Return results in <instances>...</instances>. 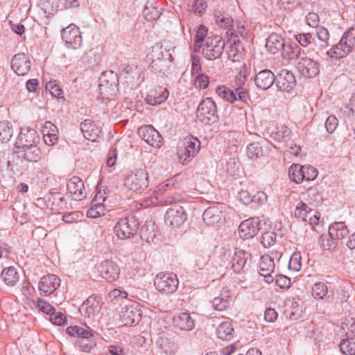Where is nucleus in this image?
Masks as SVG:
<instances>
[{"mask_svg":"<svg viewBox=\"0 0 355 355\" xmlns=\"http://www.w3.org/2000/svg\"><path fill=\"white\" fill-rule=\"evenodd\" d=\"M171 53L162 44L157 43L152 46L147 55L150 70L158 74L166 75L171 62Z\"/></svg>","mask_w":355,"mask_h":355,"instance_id":"nucleus-1","label":"nucleus"},{"mask_svg":"<svg viewBox=\"0 0 355 355\" xmlns=\"http://www.w3.org/2000/svg\"><path fill=\"white\" fill-rule=\"evenodd\" d=\"M353 31L352 29L345 32L340 42L327 51V55L336 60L346 57L352 51L355 44V37L353 35Z\"/></svg>","mask_w":355,"mask_h":355,"instance_id":"nucleus-2","label":"nucleus"},{"mask_svg":"<svg viewBox=\"0 0 355 355\" xmlns=\"http://www.w3.org/2000/svg\"><path fill=\"white\" fill-rule=\"evenodd\" d=\"M196 116L202 123L211 125L218 120L216 103L211 98L201 101L196 110Z\"/></svg>","mask_w":355,"mask_h":355,"instance_id":"nucleus-3","label":"nucleus"},{"mask_svg":"<svg viewBox=\"0 0 355 355\" xmlns=\"http://www.w3.org/2000/svg\"><path fill=\"white\" fill-rule=\"evenodd\" d=\"M140 226L139 218L134 216L120 218L114 226V231L121 239L134 236Z\"/></svg>","mask_w":355,"mask_h":355,"instance_id":"nucleus-4","label":"nucleus"},{"mask_svg":"<svg viewBox=\"0 0 355 355\" xmlns=\"http://www.w3.org/2000/svg\"><path fill=\"white\" fill-rule=\"evenodd\" d=\"M179 281L173 272H160L155 276L154 284L156 289L163 294L173 293L178 288Z\"/></svg>","mask_w":355,"mask_h":355,"instance_id":"nucleus-5","label":"nucleus"},{"mask_svg":"<svg viewBox=\"0 0 355 355\" xmlns=\"http://www.w3.org/2000/svg\"><path fill=\"white\" fill-rule=\"evenodd\" d=\"M148 175L143 168L131 171L125 178L124 185L130 191H139L144 190L148 185Z\"/></svg>","mask_w":355,"mask_h":355,"instance_id":"nucleus-6","label":"nucleus"},{"mask_svg":"<svg viewBox=\"0 0 355 355\" xmlns=\"http://www.w3.org/2000/svg\"><path fill=\"white\" fill-rule=\"evenodd\" d=\"M225 42L219 35H214L206 39L202 47V54L205 58L212 60L218 58L223 53Z\"/></svg>","mask_w":355,"mask_h":355,"instance_id":"nucleus-7","label":"nucleus"},{"mask_svg":"<svg viewBox=\"0 0 355 355\" xmlns=\"http://www.w3.org/2000/svg\"><path fill=\"white\" fill-rule=\"evenodd\" d=\"M99 89L101 93L113 95L118 91L119 77L113 71H105L100 79Z\"/></svg>","mask_w":355,"mask_h":355,"instance_id":"nucleus-8","label":"nucleus"},{"mask_svg":"<svg viewBox=\"0 0 355 355\" xmlns=\"http://www.w3.org/2000/svg\"><path fill=\"white\" fill-rule=\"evenodd\" d=\"M62 38L69 48L77 49L82 46L81 33L79 28L73 24L62 30Z\"/></svg>","mask_w":355,"mask_h":355,"instance_id":"nucleus-9","label":"nucleus"},{"mask_svg":"<svg viewBox=\"0 0 355 355\" xmlns=\"http://www.w3.org/2000/svg\"><path fill=\"white\" fill-rule=\"evenodd\" d=\"M139 136L148 144L155 148H160L163 143V139L159 132L152 125H147L138 129Z\"/></svg>","mask_w":355,"mask_h":355,"instance_id":"nucleus-10","label":"nucleus"},{"mask_svg":"<svg viewBox=\"0 0 355 355\" xmlns=\"http://www.w3.org/2000/svg\"><path fill=\"white\" fill-rule=\"evenodd\" d=\"M216 92L220 98L231 103H234L236 101L243 102L246 101L247 91L243 87L232 90L225 86H219L216 88Z\"/></svg>","mask_w":355,"mask_h":355,"instance_id":"nucleus-11","label":"nucleus"},{"mask_svg":"<svg viewBox=\"0 0 355 355\" xmlns=\"http://www.w3.org/2000/svg\"><path fill=\"white\" fill-rule=\"evenodd\" d=\"M165 223L171 227H179L187 219V214L181 205H175L169 208L164 216Z\"/></svg>","mask_w":355,"mask_h":355,"instance_id":"nucleus-12","label":"nucleus"},{"mask_svg":"<svg viewBox=\"0 0 355 355\" xmlns=\"http://www.w3.org/2000/svg\"><path fill=\"white\" fill-rule=\"evenodd\" d=\"M297 69L302 76L309 78L315 77L320 72L319 64L306 56L300 58Z\"/></svg>","mask_w":355,"mask_h":355,"instance_id":"nucleus-13","label":"nucleus"},{"mask_svg":"<svg viewBox=\"0 0 355 355\" xmlns=\"http://www.w3.org/2000/svg\"><path fill=\"white\" fill-rule=\"evenodd\" d=\"M200 148V142L197 138L185 139L184 148L178 152L180 159L184 164L188 162L190 159L194 157L198 153Z\"/></svg>","mask_w":355,"mask_h":355,"instance_id":"nucleus-14","label":"nucleus"},{"mask_svg":"<svg viewBox=\"0 0 355 355\" xmlns=\"http://www.w3.org/2000/svg\"><path fill=\"white\" fill-rule=\"evenodd\" d=\"M275 83L280 91L290 92L295 88L296 80L292 72L286 69H282L275 76Z\"/></svg>","mask_w":355,"mask_h":355,"instance_id":"nucleus-15","label":"nucleus"},{"mask_svg":"<svg viewBox=\"0 0 355 355\" xmlns=\"http://www.w3.org/2000/svg\"><path fill=\"white\" fill-rule=\"evenodd\" d=\"M98 272L102 278L109 282H113L119 278L120 269L112 260H104L98 266Z\"/></svg>","mask_w":355,"mask_h":355,"instance_id":"nucleus-16","label":"nucleus"},{"mask_svg":"<svg viewBox=\"0 0 355 355\" xmlns=\"http://www.w3.org/2000/svg\"><path fill=\"white\" fill-rule=\"evenodd\" d=\"M40 141V137L33 128H22L18 135L16 145L18 148L28 147L34 144H37Z\"/></svg>","mask_w":355,"mask_h":355,"instance_id":"nucleus-17","label":"nucleus"},{"mask_svg":"<svg viewBox=\"0 0 355 355\" xmlns=\"http://www.w3.org/2000/svg\"><path fill=\"white\" fill-rule=\"evenodd\" d=\"M259 225V218H250L243 220L239 227V236L243 239L252 238L258 234Z\"/></svg>","mask_w":355,"mask_h":355,"instance_id":"nucleus-18","label":"nucleus"},{"mask_svg":"<svg viewBox=\"0 0 355 355\" xmlns=\"http://www.w3.org/2000/svg\"><path fill=\"white\" fill-rule=\"evenodd\" d=\"M119 316L123 325L133 326L141 320V313L134 306H126L122 308Z\"/></svg>","mask_w":355,"mask_h":355,"instance_id":"nucleus-19","label":"nucleus"},{"mask_svg":"<svg viewBox=\"0 0 355 355\" xmlns=\"http://www.w3.org/2000/svg\"><path fill=\"white\" fill-rule=\"evenodd\" d=\"M80 130L86 139L94 141L101 133V123L86 119L80 123Z\"/></svg>","mask_w":355,"mask_h":355,"instance_id":"nucleus-20","label":"nucleus"},{"mask_svg":"<svg viewBox=\"0 0 355 355\" xmlns=\"http://www.w3.org/2000/svg\"><path fill=\"white\" fill-rule=\"evenodd\" d=\"M11 67L18 76L26 75L31 69V60L24 53L15 55L11 61Z\"/></svg>","mask_w":355,"mask_h":355,"instance_id":"nucleus-21","label":"nucleus"},{"mask_svg":"<svg viewBox=\"0 0 355 355\" xmlns=\"http://www.w3.org/2000/svg\"><path fill=\"white\" fill-rule=\"evenodd\" d=\"M101 304L96 296L90 295L79 308L80 314L85 318H91L100 313Z\"/></svg>","mask_w":355,"mask_h":355,"instance_id":"nucleus-22","label":"nucleus"},{"mask_svg":"<svg viewBox=\"0 0 355 355\" xmlns=\"http://www.w3.org/2000/svg\"><path fill=\"white\" fill-rule=\"evenodd\" d=\"M67 189L72 198L81 200L86 197L83 181L77 176H73L67 182Z\"/></svg>","mask_w":355,"mask_h":355,"instance_id":"nucleus-23","label":"nucleus"},{"mask_svg":"<svg viewBox=\"0 0 355 355\" xmlns=\"http://www.w3.org/2000/svg\"><path fill=\"white\" fill-rule=\"evenodd\" d=\"M24 151V158L32 162L38 164L40 167L38 169L42 171L46 169L48 164L44 159H41V150L37 144L28 146V147L22 148Z\"/></svg>","mask_w":355,"mask_h":355,"instance_id":"nucleus-24","label":"nucleus"},{"mask_svg":"<svg viewBox=\"0 0 355 355\" xmlns=\"http://www.w3.org/2000/svg\"><path fill=\"white\" fill-rule=\"evenodd\" d=\"M60 279L58 276L55 275H48L41 278L38 288L45 295H49L60 286Z\"/></svg>","mask_w":355,"mask_h":355,"instance_id":"nucleus-25","label":"nucleus"},{"mask_svg":"<svg viewBox=\"0 0 355 355\" xmlns=\"http://www.w3.org/2000/svg\"><path fill=\"white\" fill-rule=\"evenodd\" d=\"M286 45L284 38L279 34L272 33L266 39V48L272 55L283 51Z\"/></svg>","mask_w":355,"mask_h":355,"instance_id":"nucleus-26","label":"nucleus"},{"mask_svg":"<svg viewBox=\"0 0 355 355\" xmlns=\"http://www.w3.org/2000/svg\"><path fill=\"white\" fill-rule=\"evenodd\" d=\"M172 325L182 331H191L195 327V321L189 313L184 312L173 316Z\"/></svg>","mask_w":355,"mask_h":355,"instance_id":"nucleus-27","label":"nucleus"},{"mask_svg":"<svg viewBox=\"0 0 355 355\" xmlns=\"http://www.w3.org/2000/svg\"><path fill=\"white\" fill-rule=\"evenodd\" d=\"M254 79L257 87L263 90H267L275 83V76L269 69L259 71Z\"/></svg>","mask_w":355,"mask_h":355,"instance_id":"nucleus-28","label":"nucleus"},{"mask_svg":"<svg viewBox=\"0 0 355 355\" xmlns=\"http://www.w3.org/2000/svg\"><path fill=\"white\" fill-rule=\"evenodd\" d=\"M168 91L167 89L158 87L156 89H151L147 94L145 101L147 104L150 105H157L164 102L168 97Z\"/></svg>","mask_w":355,"mask_h":355,"instance_id":"nucleus-29","label":"nucleus"},{"mask_svg":"<svg viewBox=\"0 0 355 355\" xmlns=\"http://www.w3.org/2000/svg\"><path fill=\"white\" fill-rule=\"evenodd\" d=\"M251 257V254L245 250H237L233 254L231 263L232 268L235 273L241 272L247 263V261Z\"/></svg>","mask_w":355,"mask_h":355,"instance_id":"nucleus-30","label":"nucleus"},{"mask_svg":"<svg viewBox=\"0 0 355 355\" xmlns=\"http://www.w3.org/2000/svg\"><path fill=\"white\" fill-rule=\"evenodd\" d=\"M42 132L44 141L48 146H53L57 142L58 139V129L51 121L45 123Z\"/></svg>","mask_w":355,"mask_h":355,"instance_id":"nucleus-31","label":"nucleus"},{"mask_svg":"<svg viewBox=\"0 0 355 355\" xmlns=\"http://www.w3.org/2000/svg\"><path fill=\"white\" fill-rule=\"evenodd\" d=\"M259 270H266L267 275H264V281L267 284H270L274 281L272 273H275V263L269 255H264L261 257Z\"/></svg>","mask_w":355,"mask_h":355,"instance_id":"nucleus-32","label":"nucleus"},{"mask_svg":"<svg viewBox=\"0 0 355 355\" xmlns=\"http://www.w3.org/2000/svg\"><path fill=\"white\" fill-rule=\"evenodd\" d=\"M232 301V297L230 295V291L223 288L220 295L214 298L212 305L215 310L223 311L230 306Z\"/></svg>","mask_w":355,"mask_h":355,"instance_id":"nucleus-33","label":"nucleus"},{"mask_svg":"<svg viewBox=\"0 0 355 355\" xmlns=\"http://www.w3.org/2000/svg\"><path fill=\"white\" fill-rule=\"evenodd\" d=\"M45 202L46 207L51 210H59L64 203V198L59 193H50L44 198L37 199V202Z\"/></svg>","mask_w":355,"mask_h":355,"instance_id":"nucleus-34","label":"nucleus"},{"mask_svg":"<svg viewBox=\"0 0 355 355\" xmlns=\"http://www.w3.org/2000/svg\"><path fill=\"white\" fill-rule=\"evenodd\" d=\"M202 218L205 223L208 225H215L220 223L223 214L218 208L213 207L205 210Z\"/></svg>","mask_w":355,"mask_h":355,"instance_id":"nucleus-35","label":"nucleus"},{"mask_svg":"<svg viewBox=\"0 0 355 355\" xmlns=\"http://www.w3.org/2000/svg\"><path fill=\"white\" fill-rule=\"evenodd\" d=\"M328 234L336 240H341L349 235V230L344 223L336 222L329 225Z\"/></svg>","mask_w":355,"mask_h":355,"instance_id":"nucleus-36","label":"nucleus"},{"mask_svg":"<svg viewBox=\"0 0 355 355\" xmlns=\"http://www.w3.org/2000/svg\"><path fill=\"white\" fill-rule=\"evenodd\" d=\"M67 333L71 336H77L80 338H89L93 337L92 329L87 325L70 326L66 329Z\"/></svg>","mask_w":355,"mask_h":355,"instance_id":"nucleus-37","label":"nucleus"},{"mask_svg":"<svg viewBox=\"0 0 355 355\" xmlns=\"http://www.w3.org/2000/svg\"><path fill=\"white\" fill-rule=\"evenodd\" d=\"M214 19L218 26L220 28L228 30L227 33V34L230 32L231 35H233V31H232L233 27V19L228 14L221 12L220 11H216L214 13Z\"/></svg>","mask_w":355,"mask_h":355,"instance_id":"nucleus-38","label":"nucleus"},{"mask_svg":"<svg viewBox=\"0 0 355 355\" xmlns=\"http://www.w3.org/2000/svg\"><path fill=\"white\" fill-rule=\"evenodd\" d=\"M157 345L159 348L166 354H175L178 349L176 343L167 337L161 336L157 340Z\"/></svg>","mask_w":355,"mask_h":355,"instance_id":"nucleus-39","label":"nucleus"},{"mask_svg":"<svg viewBox=\"0 0 355 355\" xmlns=\"http://www.w3.org/2000/svg\"><path fill=\"white\" fill-rule=\"evenodd\" d=\"M156 225L154 222L147 221L141 228V238L148 243L153 242L156 236Z\"/></svg>","mask_w":355,"mask_h":355,"instance_id":"nucleus-40","label":"nucleus"},{"mask_svg":"<svg viewBox=\"0 0 355 355\" xmlns=\"http://www.w3.org/2000/svg\"><path fill=\"white\" fill-rule=\"evenodd\" d=\"M144 18L148 21L157 20L161 15V11L156 6V3L153 0L148 1L143 10Z\"/></svg>","mask_w":355,"mask_h":355,"instance_id":"nucleus-41","label":"nucleus"},{"mask_svg":"<svg viewBox=\"0 0 355 355\" xmlns=\"http://www.w3.org/2000/svg\"><path fill=\"white\" fill-rule=\"evenodd\" d=\"M284 314L286 317L290 320H297L302 316L303 305L293 301L289 306L286 307L284 311Z\"/></svg>","mask_w":355,"mask_h":355,"instance_id":"nucleus-42","label":"nucleus"},{"mask_svg":"<svg viewBox=\"0 0 355 355\" xmlns=\"http://www.w3.org/2000/svg\"><path fill=\"white\" fill-rule=\"evenodd\" d=\"M234 329L231 322L224 321L220 324L216 329V334L218 338L222 340H229L233 338Z\"/></svg>","mask_w":355,"mask_h":355,"instance_id":"nucleus-43","label":"nucleus"},{"mask_svg":"<svg viewBox=\"0 0 355 355\" xmlns=\"http://www.w3.org/2000/svg\"><path fill=\"white\" fill-rule=\"evenodd\" d=\"M301 51V48L297 44H291L285 45L282 55L286 60H296L300 58Z\"/></svg>","mask_w":355,"mask_h":355,"instance_id":"nucleus-44","label":"nucleus"},{"mask_svg":"<svg viewBox=\"0 0 355 355\" xmlns=\"http://www.w3.org/2000/svg\"><path fill=\"white\" fill-rule=\"evenodd\" d=\"M1 277L8 286H13L19 278L16 268L14 267L4 268L1 273Z\"/></svg>","mask_w":355,"mask_h":355,"instance_id":"nucleus-45","label":"nucleus"},{"mask_svg":"<svg viewBox=\"0 0 355 355\" xmlns=\"http://www.w3.org/2000/svg\"><path fill=\"white\" fill-rule=\"evenodd\" d=\"M288 174L291 180L297 184L304 180L303 166L299 164L291 165L288 170Z\"/></svg>","mask_w":355,"mask_h":355,"instance_id":"nucleus-46","label":"nucleus"},{"mask_svg":"<svg viewBox=\"0 0 355 355\" xmlns=\"http://www.w3.org/2000/svg\"><path fill=\"white\" fill-rule=\"evenodd\" d=\"M12 135V125L6 121H0V141L3 143L8 141Z\"/></svg>","mask_w":355,"mask_h":355,"instance_id":"nucleus-47","label":"nucleus"},{"mask_svg":"<svg viewBox=\"0 0 355 355\" xmlns=\"http://www.w3.org/2000/svg\"><path fill=\"white\" fill-rule=\"evenodd\" d=\"M339 347L343 354L355 355V341L352 338L343 339Z\"/></svg>","mask_w":355,"mask_h":355,"instance_id":"nucleus-48","label":"nucleus"},{"mask_svg":"<svg viewBox=\"0 0 355 355\" xmlns=\"http://www.w3.org/2000/svg\"><path fill=\"white\" fill-rule=\"evenodd\" d=\"M311 212V209H310L306 203L300 202L296 206L295 216L298 218H302L304 221H306Z\"/></svg>","mask_w":355,"mask_h":355,"instance_id":"nucleus-49","label":"nucleus"},{"mask_svg":"<svg viewBox=\"0 0 355 355\" xmlns=\"http://www.w3.org/2000/svg\"><path fill=\"white\" fill-rule=\"evenodd\" d=\"M95 345L92 338H80L76 342V347L84 352H89Z\"/></svg>","mask_w":355,"mask_h":355,"instance_id":"nucleus-50","label":"nucleus"},{"mask_svg":"<svg viewBox=\"0 0 355 355\" xmlns=\"http://www.w3.org/2000/svg\"><path fill=\"white\" fill-rule=\"evenodd\" d=\"M290 134V129L285 125L277 127L276 131L272 132L274 139L279 142L284 141L289 137Z\"/></svg>","mask_w":355,"mask_h":355,"instance_id":"nucleus-51","label":"nucleus"},{"mask_svg":"<svg viewBox=\"0 0 355 355\" xmlns=\"http://www.w3.org/2000/svg\"><path fill=\"white\" fill-rule=\"evenodd\" d=\"M327 286L324 283H315L312 288V295L315 298L322 299L327 293Z\"/></svg>","mask_w":355,"mask_h":355,"instance_id":"nucleus-52","label":"nucleus"},{"mask_svg":"<svg viewBox=\"0 0 355 355\" xmlns=\"http://www.w3.org/2000/svg\"><path fill=\"white\" fill-rule=\"evenodd\" d=\"M261 243L264 248H270L276 243V234L274 232L268 231L262 234Z\"/></svg>","mask_w":355,"mask_h":355,"instance_id":"nucleus-53","label":"nucleus"},{"mask_svg":"<svg viewBox=\"0 0 355 355\" xmlns=\"http://www.w3.org/2000/svg\"><path fill=\"white\" fill-rule=\"evenodd\" d=\"M105 213V209L104 205L98 203L93 204L92 207L87 211V215L89 218H96L101 216H103Z\"/></svg>","mask_w":355,"mask_h":355,"instance_id":"nucleus-54","label":"nucleus"},{"mask_svg":"<svg viewBox=\"0 0 355 355\" xmlns=\"http://www.w3.org/2000/svg\"><path fill=\"white\" fill-rule=\"evenodd\" d=\"M302 267L301 254L300 252H295L290 258L288 268L293 271H299Z\"/></svg>","mask_w":355,"mask_h":355,"instance_id":"nucleus-55","label":"nucleus"},{"mask_svg":"<svg viewBox=\"0 0 355 355\" xmlns=\"http://www.w3.org/2000/svg\"><path fill=\"white\" fill-rule=\"evenodd\" d=\"M316 35L318 40L323 43L321 46L326 48L329 45V33L328 30L323 26H316Z\"/></svg>","mask_w":355,"mask_h":355,"instance_id":"nucleus-56","label":"nucleus"},{"mask_svg":"<svg viewBox=\"0 0 355 355\" xmlns=\"http://www.w3.org/2000/svg\"><path fill=\"white\" fill-rule=\"evenodd\" d=\"M295 39L303 47H306L314 42V36L311 33H300L295 35Z\"/></svg>","mask_w":355,"mask_h":355,"instance_id":"nucleus-57","label":"nucleus"},{"mask_svg":"<svg viewBox=\"0 0 355 355\" xmlns=\"http://www.w3.org/2000/svg\"><path fill=\"white\" fill-rule=\"evenodd\" d=\"M209 83V77L204 73H198L195 76L194 85L196 88L205 89Z\"/></svg>","mask_w":355,"mask_h":355,"instance_id":"nucleus-58","label":"nucleus"},{"mask_svg":"<svg viewBox=\"0 0 355 355\" xmlns=\"http://www.w3.org/2000/svg\"><path fill=\"white\" fill-rule=\"evenodd\" d=\"M248 155L251 159H257L262 155L261 147L257 143H252L248 145L247 148Z\"/></svg>","mask_w":355,"mask_h":355,"instance_id":"nucleus-59","label":"nucleus"},{"mask_svg":"<svg viewBox=\"0 0 355 355\" xmlns=\"http://www.w3.org/2000/svg\"><path fill=\"white\" fill-rule=\"evenodd\" d=\"M37 307L40 311L49 315V316L53 313V311L54 312L55 311V308L52 305H51L46 300L41 298H39L37 300Z\"/></svg>","mask_w":355,"mask_h":355,"instance_id":"nucleus-60","label":"nucleus"},{"mask_svg":"<svg viewBox=\"0 0 355 355\" xmlns=\"http://www.w3.org/2000/svg\"><path fill=\"white\" fill-rule=\"evenodd\" d=\"M46 89H49L51 95L60 98L62 94V90L57 85L55 80H50L46 84Z\"/></svg>","mask_w":355,"mask_h":355,"instance_id":"nucleus-61","label":"nucleus"},{"mask_svg":"<svg viewBox=\"0 0 355 355\" xmlns=\"http://www.w3.org/2000/svg\"><path fill=\"white\" fill-rule=\"evenodd\" d=\"M247 76L248 67L246 64H243L241 68L239 74L236 77V85H237L236 88L243 87V85L245 84Z\"/></svg>","mask_w":355,"mask_h":355,"instance_id":"nucleus-62","label":"nucleus"},{"mask_svg":"<svg viewBox=\"0 0 355 355\" xmlns=\"http://www.w3.org/2000/svg\"><path fill=\"white\" fill-rule=\"evenodd\" d=\"M338 125V119L334 116H329L325 121V128L329 133H333Z\"/></svg>","mask_w":355,"mask_h":355,"instance_id":"nucleus-63","label":"nucleus"},{"mask_svg":"<svg viewBox=\"0 0 355 355\" xmlns=\"http://www.w3.org/2000/svg\"><path fill=\"white\" fill-rule=\"evenodd\" d=\"M275 284L280 288H287L291 286V279L285 275L276 274Z\"/></svg>","mask_w":355,"mask_h":355,"instance_id":"nucleus-64","label":"nucleus"}]
</instances>
